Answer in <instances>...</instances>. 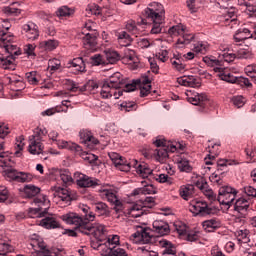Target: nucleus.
<instances>
[{
    "mask_svg": "<svg viewBox=\"0 0 256 256\" xmlns=\"http://www.w3.org/2000/svg\"><path fill=\"white\" fill-rule=\"evenodd\" d=\"M190 211L194 215H199L200 217H207V215H211L213 213V209L209 208L207 202L203 201H194L190 204Z\"/></svg>",
    "mask_w": 256,
    "mask_h": 256,
    "instance_id": "7",
    "label": "nucleus"
},
{
    "mask_svg": "<svg viewBox=\"0 0 256 256\" xmlns=\"http://www.w3.org/2000/svg\"><path fill=\"white\" fill-rule=\"evenodd\" d=\"M62 221L68 225H75L76 231L82 233L83 235H91L99 233V235H105V226L101 224H93L92 221H95V214L90 212L89 215L84 218L75 212H68L61 216Z\"/></svg>",
    "mask_w": 256,
    "mask_h": 256,
    "instance_id": "1",
    "label": "nucleus"
},
{
    "mask_svg": "<svg viewBox=\"0 0 256 256\" xmlns=\"http://www.w3.org/2000/svg\"><path fill=\"white\" fill-rule=\"evenodd\" d=\"M33 203L34 205H36V207L31 208L29 213H31L32 215L38 214L39 218L47 215L49 211V200L47 199L46 196H40V197L34 198Z\"/></svg>",
    "mask_w": 256,
    "mask_h": 256,
    "instance_id": "5",
    "label": "nucleus"
},
{
    "mask_svg": "<svg viewBox=\"0 0 256 256\" xmlns=\"http://www.w3.org/2000/svg\"><path fill=\"white\" fill-rule=\"evenodd\" d=\"M125 85V92L131 93V91H135L137 89V85H141V79L132 80V83L124 84Z\"/></svg>",
    "mask_w": 256,
    "mask_h": 256,
    "instance_id": "43",
    "label": "nucleus"
},
{
    "mask_svg": "<svg viewBox=\"0 0 256 256\" xmlns=\"http://www.w3.org/2000/svg\"><path fill=\"white\" fill-rule=\"evenodd\" d=\"M60 179L64 183V185H69L70 183H73V177H71V173H69L68 171L60 172Z\"/></svg>",
    "mask_w": 256,
    "mask_h": 256,
    "instance_id": "45",
    "label": "nucleus"
},
{
    "mask_svg": "<svg viewBox=\"0 0 256 256\" xmlns=\"http://www.w3.org/2000/svg\"><path fill=\"white\" fill-rule=\"evenodd\" d=\"M87 11H89L91 15H103V9L97 4L88 6Z\"/></svg>",
    "mask_w": 256,
    "mask_h": 256,
    "instance_id": "49",
    "label": "nucleus"
},
{
    "mask_svg": "<svg viewBox=\"0 0 256 256\" xmlns=\"http://www.w3.org/2000/svg\"><path fill=\"white\" fill-rule=\"evenodd\" d=\"M143 206H140L139 204H135L130 208V215L131 217H134L137 219V217H141L143 215Z\"/></svg>",
    "mask_w": 256,
    "mask_h": 256,
    "instance_id": "42",
    "label": "nucleus"
},
{
    "mask_svg": "<svg viewBox=\"0 0 256 256\" xmlns=\"http://www.w3.org/2000/svg\"><path fill=\"white\" fill-rule=\"evenodd\" d=\"M205 101H207V95L203 93H198L193 97H188V102L192 105H199L200 107H205Z\"/></svg>",
    "mask_w": 256,
    "mask_h": 256,
    "instance_id": "25",
    "label": "nucleus"
},
{
    "mask_svg": "<svg viewBox=\"0 0 256 256\" xmlns=\"http://www.w3.org/2000/svg\"><path fill=\"white\" fill-rule=\"evenodd\" d=\"M186 79L188 81V87H194L195 89L201 87V82L195 76H186Z\"/></svg>",
    "mask_w": 256,
    "mask_h": 256,
    "instance_id": "47",
    "label": "nucleus"
},
{
    "mask_svg": "<svg viewBox=\"0 0 256 256\" xmlns=\"http://www.w3.org/2000/svg\"><path fill=\"white\" fill-rule=\"evenodd\" d=\"M3 143L4 142H0V163H2L0 167H7L11 159L9 158L8 152H5V146H3Z\"/></svg>",
    "mask_w": 256,
    "mask_h": 256,
    "instance_id": "33",
    "label": "nucleus"
},
{
    "mask_svg": "<svg viewBox=\"0 0 256 256\" xmlns=\"http://www.w3.org/2000/svg\"><path fill=\"white\" fill-rule=\"evenodd\" d=\"M249 209V201L245 198H239L234 204V211L238 213L237 219H245Z\"/></svg>",
    "mask_w": 256,
    "mask_h": 256,
    "instance_id": "10",
    "label": "nucleus"
},
{
    "mask_svg": "<svg viewBox=\"0 0 256 256\" xmlns=\"http://www.w3.org/2000/svg\"><path fill=\"white\" fill-rule=\"evenodd\" d=\"M9 135V126L5 125V122H0V139Z\"/></svg>",
    "mask_w": 256,
    "mask_h": 256,
    "instance_id": "57",
    "label": "nucleus"
},
{
    "mask_svg": "<svg viewBox=\"0 0 256 256\" xmlns=\"http://www.w3.org/2000/svg\"><path fill=\"white\" fill-rule=\"evenodd\" d=\"M61 67V61L54 58L52 60H49L48 62V69H50V73H53L54 71H57Z\"/></svg>",
    "mask_w": 256,
    "mask_h": 256,
    "instance_id": "44",
    "label": "nucleus"
},
{
    "mask_svg": "<svg viewBox=\"0 0 256 256\" xmlns=\"http://www.w3.org/2000/svg\"><path fill=\"white\" fill-rule=\"evenodd\" d=\"M253 34H251V31L247 28L239 29L237 33L234 35V39L236 43H239L241 41H246V39H252Z\"/></svg>",
    "mask_w": 256,
    "mask_h": 256,
    "instance_id": "23",
    "label": "nucleus"
},
{
    "mask_svg": "<svg viewBox=\"0 0 256 256\" xmlns=\"http://www.w3.org/2000/svg\"><path fill=\"white\" fill-rule=\"evenodd\" d=\"M153 229L155 233H158L160 237H163L164 235H169L171 229L169 228V224L162 220H155L153 222Z\"/></svg>",
    "mask_w": 256,
    "mask_h": 256,
    "instance_id": "14",
    "label": "nucleus"
},
{
    "mask_svg": "<svg viewBox=\"0 0 256 256\" xmlns=\"http://www.w3.org/2000/svg\"><path fill=\"white\" fill-rule=\"evenodd\" d=\"M75 13V10L69 8L68 6H61L56 11L57 17H71Z\"/></svg>",
    "mask_w": 256,
    "mask_h": 256,
    "instance_id": "37",
    "label": "nucleus"
},
{
    "mask_svg": "<svg viewBox=\"0 0 256 256\" xmlns=\"http://www.w3.org/2000/svg\"><path fill=\"white\" fill-rule=\"evenodd\" d=\"M138 87L140 88V96L141 97H145V91H146V93H151V84L140 85Z\"/></svg>",
    "mask_w": 256,
    "mask_h": 256,
    "instance_id": "60",
    "label": "nucleus"
},
{
    "mask_svg": "<svg viewBox=\"0 0 256 256\" xmlns=\"http://www.w3.org/2000/svg\"><path fill=\"white\" fill-rule=\"evenodd\" d=\"M132 237L137 239L136 242L139 241L140 243H151L153 235H151V229L138 226V230L132 234Z\"/></svg>",
    "mask_w": 256,
    "mask_h": 256,
    "instance_id": "9",
    "label": "nucleus"
},
{
    "mask_svg": "<svg viewBox=\"0 0 256 256\" xmlns=\"http://www.w3.org/2000/svg\"><path fill=\"white\" fill-rule=\"evenodd\" d=\"M113 91H115L109 84H106L104 82L100 95L103 97V99H109L110 97H113Z\"/></svg>",
    "mask_w": 256,
    "mask_h": 256,
    "instance_id": "41",
    "label": "nucleus"
},
{
    "mask_svg": "<svg viewBox=\"0 0 256 256\" xmlns=\"http://www.w3.org/2000/svg\"><path fill=\"white\" fill-rule=\"evenodd\" d=\"M134 167L136 169V172L143 177V179H147V177H151L153 175V169L149 168V165L147 164H139L137 160H134Z\"/></svg>",
    "mask_w": 256,
    "mask_h": 256,
    "instance_id": "20",
    "label": "nucleus"
},
{
    "mask_svg": "<svg viewBox=\"0 0 256 256\" xmlns=\"http://www.w3.org/2000/svg\"><path fill=\"white\" fill-rule=\"evenodd\" d=\"M170 61L177 71H183L185 69V64L183 63L185 59L181 55L174 56Z\"/></svg>",
    "mask_w": 256,
    "mask_h": 256,
    "instance_id": "34",
    "label": "nucleus"
},
{
    "mask_svg": "<svg viewBox=\"0 0 256 256\" xmlns=\"http://www.w3.org/2000/svg\"><path fill=\"white\" fill-rule=\"evenodd\" d=\"M195 186L202 191V193L209 199V201H216L217 196L213 193V190L209 188V184L206 181H197Z\"/></svg>",
    "mask_w": 256,
    "mask_h": 256,
    "instance_id": "12",
    "label": "nucleus"
},
{
    "mask_svg": "<svg viewBox=\"0 0 256 256\" xmlns=\"http://www.w3.org/2000/svg\"><path fill=\"white\" fill-rule=\"evenodd\" d=\"M39 225H41V227H45V229H59V227H61V224L53 215L47 216L42 219Z\"/></svg>",
    "mask_w": 256,
    "mask_h": 256,
    "instance_id": "15",
    "label": "nucleus"
},
{
    "mask_svg": "<svg viewBox=\"0 0 256 256\" xmlns=\"http://www.w3.org/2000/svg\"><path fill=\"white\" fill-rule=\"evenodd\" d=\"M237 197V190L232 187L224 186L219 189L217 201L220 205L231 207Z\"/></svg>",
    "mask_w": 256,
    "mask_h": 256,
    "instance_id": "4",
    "label": "nucleus"
},
{
    "mask_svg": "<svg viewBox=\"0 0 256 256\" xmlns=\"http://www.w3.org/2000/svg\"><path fill=\"white\" fill-rule=\"evenodd\" d=\"M193 39H194L193 36H183L182 39H178L177 45H189V43H191Z\"/></svg>",
    "mask_w": 256,
    "mask_h": 256,
    "instance_id": "59",
    "label": "nucleus"
},
{
    "mask_svg": "<svg viewBox=\"0 0 256 256\" xmlns=\"http://www.w3.org/2000/svg\"><path fill=\"white\" fill-rule=\"evenodd\" d=\"M104 57L106 59V65H115L121 59L118 52L113 50L104 51Z\"/></svg>",
    "mask_w": 256,
    "mask_h": 256,
    "instance_id": "22",
    "label": "nucleus"
},
{
    "mask_svg": "<svg viewBox=\"0 0 256 256\" xmlns=\"http://www.w3.org/2000/svg\"><path fill=\"white\" fill-rule=\"evenodd\" d=\"M139 255H144V256H158L157 252L155 251H149L146 247H139L137 249Z\"/></svg>",
    "mask_w": 256,
    "mask_h": 256,
    "instance_id": "52",
    "label": "nucleus"
},
{
    "mask_svg": "<svg viewBox=\"0 0 256 256\" xmlns=\"http://www.w3.org/2000/svg\"><path fill=\"white\" fill-rule=\"evenodd\" d=\"M244 191L246 193V195H248V197H256V189L248 186V187H244Z\"/></svg>",
    "mask_w": 256,
    "mask_h": 256,
    "instance_id": "63",
    "label": "nucleus"
},
{
    "mask_svg": "<svg viewBox=\"0 0 256 256\" xmlns=\"http://www.w3.org/2000/svg\"><path fill=\"white\" fill-rule=\"evenodd\" d=\"M95 211L101 216L109 217V207L107 204L100 202L95 205Z\"/></svg>",
    "mask_w": 256,
    "mask_h": 256,
    "instance_id": "40",
    "label": "nucleus"
},
{
    "mask_svg": "<svg viewBox=\"0 0 256 256\" xmlns=\"http://www.w3.org/2000/svg\"><path fill=\"white\" fill-rule=\"evenodd\" d=\"M160 245L161 247L164 248L162 255H175L176 250H175V246H173V244L167 240H162L160 241Z\"/></svg>",
    "mask_w": 256,
    "mask_h": 256,
    "instance_id": "31",
    "label": "nucleus"
},
{
    "mask_svg": "<svg viewBox=\"0 0 256 256\" xmlns=\"http://www.w3.org/2000/svg\"><path fill=\"white\" fill-rule=\"evenodd\" d=\"M121 77V73L116 72L112 76H110L105 83L116 91V89H121V86L125 85V80H123Z\"/></svg>",
    "mask_w": 256,
    "mask_h": 256,
    "instance_id": "13",
    "label": "nucleus"
},
{
    "mask_svg": "<svg viewBox=\"0 0 256 256\" xmlns=\"http://www.w3.org/2000/svg\"><path fill=\"white\" fill-rule=\"evenodd\" d=\"M178 169L185 173H191L193 171V167L189 164V160L181 158L178 161Z\"/></svg>",
    "mask_w": 256,
    "mask_h": 256,
    "instance_id": "36",
    "label": "nucleus"
},
{
    "mask_svg": "<svg viewBox=\"0 0 256 256\" xmlns=\"http://www.w3.org/2000/svg\"><path fill=\"white\" fill-rule=\"evenodd\" d=\"M118 39H119V43H121L124 47H129V45H131V41H133L131 39V35H129L127 32L122 31L119 35H118Z\"/></svg>",
    "mask_w": 256,
    "mask_h": 256,
    "instance_id": "39",
    "label": "nucleus"
},
{
    "mask_svg": "<svg viewBox=\"0 0 256 256\" xmlns=\"http://www.w3.org/2000/svg\"><path fill=\"white\" fill-rule=\"evenodd\" d=\"M114 165L119 169V171H124L125 173H129V171H131V163L125 162L121 156Z\"/></svg>",
    "mask_w": 256,
    "mask_h": 256,
    "instance_id": "35",
    "label": "nucleus"
},
{
    "mask_svg": "<svg viewBox=\"0 0 256 256\" xmlns=\"http://www.w3.org/2000/svg\"><path fill=\"white\" fill-rule=\"evenodd\" d=\"M218 77L226 83H239V76H234L229 69L226 68L222 74H218Z\"/></svg>",
    "mask_w": 256,
    "mask_h": 256,
    "instance_id": "24",
    "label": "nucleus"
},
{
    "mask_svg": "<svg viewBox=\"0 0 256 256\" xmlns=\"http://www.w3.org/2000/svg\"><path fill=\"white\" fill-rule=\"evenodd\" d=\"M223 175H225V172H221V168H218L217 171L210 176V181L217 185H223V180L221 178Z\"/></svg>",
    "mask_w": 256,
    "mask_h": 256,
    "instance_id": "38",
    "label": "nucleus"
},
{
    "mask_svg": "<svg viewBox=\"0 0 256 256\" xmlns=\"http://www.w3.org/2000/svg\"><path fill=\"white\" fill-rule=\"evenodd\" d=\"M186 3L191 13H197V8L195 7V0H187Z\"/></svg>",
    "mask_w": 256,
    "mask_h": 256,
    "instance_id": "64",
    "label": "nucleus"
},
{
    "mask_svg": "<svg viewBox=\"0 0 256 256\" xmlns=\"http://www.w3.org/2000/svg\"><path fill=\"white\" fill-rule=\"evenodd\" d=\"M97 37L99 34L97 32L87 33L83 38V45L86 49H93L97 47Z\"/></svg>",
    "mask_w": 256,
    "mask_h": 256,
    "instance_id": "17",
    "label": "nucleus"
},
{
    "mask_svg": "<svg viewBox=\"0 0 256 256\" xmlns=\"http://www.w3.org/2000/svg\"><path fill=\"white\" fill-rule=\"evenodd\" d=\"M91 61V65L95 66V67H99V65H102V67H104L105 65H107V61L105 58V52H103L102 54H95L90 58Z\"/></svg>",
    "mask_w": 256,
    "mask_h": 256,
    "instance_id": "28",
    "label": "nucleus"
},
{
    "mask_svg": "<svg viewBox=\"0 0 256 256\" xmlns=\"http://www.w3.org/2000/svg\"><path fill=\"white\" fill-rule=\"evenodd\" d=\"M23 31L26 34L27 39H32V41H35V39L39 37V30L37 29V25L33 23L24 24Z\"/></svg>",
    "mask_w": 256,
    "mask_h": 256,
    "instance_id": "18",
    "label": "nucleus"
},
{
    "mask_svg": "<svg viewBox=\"0 0 256 256\" xmlns=\"http://www.w3.org/2000/svg\"><path fill=\"white\" fill-rule=\"evenodd\" d=\"M217 3L221 9H229L231 7V0H217Z\"/></svg>",
    "mask_w": 256,
    "mask_h": 256,
    "instance_id": "62",
    "label": "nucleus"
},
{
    "mask_svg": "<svg viewBox=\"0 0 256 256\" xmlns=\"http://www.w3.org/2000/svg\"><path fill=\"white\" fill-rule=\"evenodd\" d=\"M231 101L238 109H241V107L245 105V98L243 96H234L232 97Z\"/></svg>",
    "mask_w": 256,
    "mask_h": 256,
    "instance_id": "48",
    "label": "nucleus"
},
{
    "mask_svg": "<svg viewBox=\"0 0 256 256\" xmlns=\"http://www.w3.org/2000/svg\"><path fill=\"white\" fill-rule=\"evenodd\" d=\"M7 199H9V190L5 186H0V203H5Z\"/></svg>",
    "mask_w": 256,
    "mask_h": 256,
    "instance_id": "50",
    "label": "nucleus"
},
{
    "mask_svg": "<svg viewBox=\"0 0 256 256\" xmlns=\"http://www.w3.org/2000/svg\"><path fill=\"white\" fill-rule=\"evenodd\" d=\"M169 52L167 50H161L160 52L156 53V59L159 61H162V63H165L167 59H169Z\"/></svg>",
    "mask_w": 256,
    "mask_h": 256,
    "instance_id": "56",
    "label": "nucleus"
},
{
    "mask_svg": "<svg viewBox=\"0 0 256 256\" xmlns=\"http://www.w3.org/2000/svg\"><path fill=\"white\" fill-rule=\"evenodd\" d=\"M4 177H8L11 181H17L18 183H29L32 179L31 174L17 172V170L13 168L4 170Z\"/></svg>",
    "mask_w": 256,
    "mask_h": 256,
    "instance_id": "8",
    "label": "nucleus"
},
{
    "mask_svg": "<svg viewBox=\"0 0 256 256\" xmlns=\"http://www.w3.org/2000/svg\"><path fill=\"white\" fill-rule=\"evenodd\" d=\"M155 159L159 163H165L169 159V151L167 148H159L155 150Z\"/></svg>",
    "mask_w": 256,
    "mask_h": 256,
    "instance_id": "29",
    "label": "nucleus"
},
{
    "mask_svg": "<svg viewBox=\"0 0 256 256\" xmlns=\"http://www.w3.org/2000/svg\"><path fill=\"white\" fill-rule=\"evenodd\" d=\"M203 227L205 231L211 233L212 231H215V229H219V227H221V222L213 219L206 220L203 222Z\"/></svg>",
    "mask_w": 256,
    "mask_h": 256,
    "instance_id": "32",
    "label": "nucleus"
},
{
    "mask_svg": "<svg viewBox=\"0 0 256 256\" xmlns=\"http://www.w3.org/2000/svg\"><path fill=\"white\" fill-rule=\"evenodd\" d=\"M142 207H148V209H153L155 207V198L146 197L144 201H142Z\"/></svg>",
    "mask_w": 256,
    "mask_h": 256,
    "instance_id": "53",
    "label": "nucleus"
},
{
    "mask_svg": "<svg viewBox=\"0 0 256 256\" xmlns=\"http://www.w3.org/2000/svg\"><path fill=\"white\" fill-rule=\"evenodd\" d=\"M126 29L129 31V33H132V35H137V25H135V21L129 20L126 24Z\"/></svg>",
    "mask_w": 256,
    "mask_h": 256,
    "instance_id": "51",
    "label": "nucleus"
},
{
    "mask_svg": "<svg viewBox=\"0 0 256 256\" xmlns=\"http://www.w3.org/2000/svg\"><path fill=\"white\" fill-rule=\"evenodd\" d=\"M195 193V186L188 184L186 186H182L179 190V194L184 199V201H189L193 197Z\"/></svg>",
    "mask_w": 256,
    "mask_h": 256,
    "instance_id": "21",
    "label": "nucleus"
},
{
    "mask_svg": "<svg viewBox=\"0 0 256 256\" xmlns=\"http://www.w3.org/2000/svg\"><path fill=\"white\" fill-rule=\"evenodd\" d=\"M59 46V42L57 40H48L45 42L46 51H53V49H57Z\"/></svg>",
    "mask_w": 256,
    "mask_h": 256,
    "instance_id": "55",
    "label": "nucleus"
},
{
    "mask_svg": "<svg viewBox=\"0 0 256 256\" xmlns=\"http://www.w3.org/2000/svg\"><path fill=\"white\" fill-rule=\"evenodd\" d=\"M142 189V195H155L157 193V189H155V186L153 184H147L144 185Z\"/></svg>",
    "mask_w": 256,
    "mask_h": 256,
    "instance_id": "46",
    "label": "nucleus"
},
{
    "mask_svg": "<svg viewBox=\"0 0 256 256\" xmlns=\"http://www.w3.org/2000/svg\"><path fill=\"white\" fill-rule=\"evenodd\" d=\"M28 151L31 155H41L43 153V144L39 138H31Z\"/></svg>",
    "mask_w": 256,
    "mask_h": 256,
    "instance_id": "16",
    "label": "nucleus"
},
{
    "mask_svg": "<svg viewBox=\"0 0 256 256\" xmlns=\"http://www.w3.org/2000/svg\"><path fill=\"white\" fill-rule=\"evenodd\" d=\"M0 47L5 49V54L0 53V67L1 69H9L15 71V57L21 55V50L17 45L11 44V35L0 30Z\"/></svg>",
    "mask_w": 256,
    "mask_h": 256,
    "instance_id": "2",
    "label": "nucleus"
},
{
    "mask_svg": "<svg viewBox=\"0 0 256 256\" xmlns=\"http://www.w3.org/2000/svg\"><path fill=\"white\" fill-rule=\"evenodd\" d=\"M70 67H73L76 73H83L85 71V62L83 58H75L70 62Z\"/></svg>",
    "mask_w": 256,
    "mask_h": 256,
    "instance_id": "30",
    "label": "nucleus"
},
{
    "mask_svg": "<svg viewBox=\"0 0 256 256\" xmlns=\"http://www.w3.org/2000/svg\"><path fill=\"white\" fill-rule=\"evenodd\" d=\"M102 193L104 197H106V199L109 201V203H112V205H114V211H116V213H119V211L123 209V203L121 202V200H119V198H117V195H115L113 191L103 190Z\"/></svg>",
    "mask_w": 256,
    "mask_h": 256,
    "instance_id": "11",
    "label": "nucleus"
},
{
    "mask_svg": "<svg viewBox=\"0 0 256 256\" xmlns=\"http://www.w3.org/2000/svg\"><path fill=\"white\" fill-rule=\"evenodd\" d=\"M120 107L123 111L129 112V111H133V109H135L137 105L135 104V102H123L120 105Z\"/></svg>",
    "mask_w": 256,
    "mask_h": 256,
    "instance_id": "54",
    "label": "nucleus"
},
{
    "mask_svg": "<svg viewBox=\"0 0 256 256\" xmlns=\"http://www.w3.org/2000/svg\"><path fill=\"white\" fill-rule=\"evenodd\" d=\"M145 16L147 19L153 21V27L151 33L157 35L161 33V23L165 17V9L159 2H153L149 4V7L145 9Z\"/></svg>",
    "mask_w": 256,
    "mask_h": 256,
    "instance_id": "3",
    "label": "nucleus"
},
{
    "mask_svg": "<svg viewBox=\"0 0 256 256\" xmlns=\"http://www.w3.org/2000/svg\"><path fill=\"white\" fill-rule=\"evenodd\" d=\"M24 193L28 199H31L33 197H37V195H39V193H41V188H39L35 185H25Z\"/></svg>",
    "mask_w": 256,
    "mask_h": 256,
    "instance_id": "27",
    "label": "nucleus"
},
{
    "mask_svg": "<svg viewBox=\"0 0 256 256\" xmlns=\"http://www.w3.org/2000/svg\"><path fill=\"white\" fill-rule=\"evenodd\" d=\"M77 185L79 187H95L97 185V181L89 178V176L82 174L77 180Z\"/></svg>",
    "mask_w": 256,
    "mask_h": 256,
    "instance_id": "26",
    "label": "nucleus"
},
{
    "mask_svg": "<svg viewBox=\"0 0 256 256\" xmlns=\"http://www.w3.org/2000/svg\"><path fill=\"white\" fill-rule=\"evenodd\" d=\"M54 197H58L64 203H71L73 201V196L71 195V191L66 188L58 187L54 193Z\"/></svg>",
    "mask_w": 256,
    "mask_h": 256,
    "instance_id": "19",
    "label": "nucleus"
},
{
    "mask_svg": "<svg viewBox=\"0 0 256 256\" xmlns=\"http://www.w3.org/2000/svg\"><path fill=\"white\" fill-rule=\"evenodd\" d=\"M26 75H27V79L31 83V85H37V83L39 82L36 77L37 72H30V73H27Z\"/></svg>",
    "mask_w": 256,
    "mask_h": 256,
    "instance_id": "58",
    "label": "nucleus"
},
{
    "mask_svg": "<svg viewBox=\"0 0 256 256\" xmlns=\"http://www.w3.org/2000/svg\"><path fill=\"white\" fill-rule=\"evenodd\" d=\"M62 147L64 149H69L70 151H75V153H78V155H80L84 161H88V163H95L98 159L95 154L81 152L83 149L76 143L62 142Z\"/></svg>",
    "mask_w": 256,
    "mask_h": 256,
    "instance_id": "6",
    "label": "nucleus"
},
{
    "mask_svg": "<svg viewBox=\"0 0 256 256\" xmlns=\"http://www.w3.org/2000/svg\"><path fill=\"white\" fill-rule=\"evenodd\" d=\"M157 181H159V183H168L169 185H171L172 183L171 177H169V175L166 174H160L159 177L157 178Z\"/></svg>",
    "mask_w": 256,
    "mask_h": 256,
    "instance_id": "61",
    "label": "nucleus"
}]
</instances>
